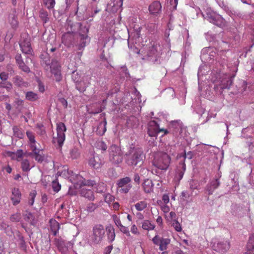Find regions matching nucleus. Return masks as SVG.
Listing matches in <instances>:
<instances>
[{"label": "nucleus", "mask_w": 254, "mask_h": 254, "mask_svg": "<svg viewBox=\"0 0 254 254\" xmlns=\"http://www.w3.org/2000/svg\"><path fill=\"white\" fill-rule=\"evenodd\" d=\"M144 155L142 149L134 146L130 147L125 155L126 163L129 167H134L143 162Z\"/></svg>", "instance_id": "nucleus-1"}, {"label": "nucleus", "mask_w": 254, "mask_h": 254, "mask_svg": "<svg viewBox=\"0 0 254 254\" xmlns=\"http://www.w3.org/2000/svg\"><path fill=\"white\" fill-rule=\"evenodd\" d=\"M162 48L158 43H154L143 52L142 59L153 64H160Z\"/></svg>", "instance_id": "nucleus-2"}, {"label": "nucleus", "mask_w": 254, "mask_h": 254, "mask_svg": "<svg viewBox=\"0 0 254 254\" xmlns=\"http://www.w3.org/2000/svg\"><path fill=\"white\" fill-rule=\"evenodd\" d=\"M170 162L171 157L168 154L158 152L154 154L152 163L155 167L161 170L166 171L168 168Z\"/></svg>", "instance_id": "nucleus-3"}, {"label": "nucleus", "mask_w": 254, "mask_h": 254, "mask_svg": "<svg viewBox=\"0 0 254 254\" xmlns=\"http://www.w3.org/2000/svg\"><path fill=\"white\" fill-rule=\"evenodd\" d=\"M63 174L65 177L70 178L72 182L81 187L83 186H93L96 184L94 180H85L81 175L74 174L72 171L64 170L61 172V174Z\"/></svg>", "instance_id": "nucleus-4"}, {"label": "nucleus", "mask_w": 254, "mask_h": 254, "mask_svg": "<svg viewBox=\"0 0 254 254\" xmlns=\"http://www.w3.org/2000/svg\"><path fill=\"white\" fill-rule=\"evenodd\" d=\"M89 31L88 28L86 26H82L80 24L79 32L76 36L75 47H77L78 50H83L89 42L90 38L87 34Z\"/></svg>", "instance_id": "nucleus-5"}, {"label": "nucleus", "mask_w": 254, "mask_h": 254, "mask_svg": "<svg viewBox=\"0 0 254 254\" xmlns=\"http://www.w3.org/2000/svg\"><path fill=\"white\" fill-rule=\"evenodd\" d=\"M211 244L213 250L221 254H225L230 248V241L225 238L214 239Z\"/></svg>", "instance_id": "nucleus-6"}, {"label": "nucleus", "mask_w": 254, "mask_h": 254, "mask_svg": "<svg viewBox=\"0 0 254 254\" xmlns=\"http://www.w3.org/2000/svg\"><path fill=\"white\" fill-rule=\"evenodd\" d=\"M66 128L64 124L60 122L57 124V137H53V142L56 146L61 148L65 140V131Z\"/></svg>", "instance_id": "nucleus-7"}, {"label": "nucleus", "mask_w": 254, "mask_h": 254, "mask_svg": "<svg viewBox=\"0 0 254 254\" xmlns=\"http://www.w3.org/2000/svg\"><path fill=\"white\" fill-rule=\"evenodd\" d=\"M109 159L113 164H118L122 162L123 160L121 149L116 145H112L109 149Z\"/></svg>", "instance_id": "nucleus-8"}, {"label": "nucleus", "mask_w": 254, "mask_h": 254, "mask_svg": "<svg viewBox=\"0 0 254 254\" xmlns=\"http://www.w3.org/2000/svg\"><path fill=\"white\" fill-rule=\"evenodd\" d=\"M93 234L91 240L94 244L101 243L105 237V230L102 225L97 224L93 228Z\"/></svg>", "instance_id": "nucleus-9"}, {"label": "nucleus", "mask_w": 254, "mask_h": 254, "mask_svg": "<svg viewBox=\"0 0 254 254\" xmlns=\"http://www.w3.org/2000/svg\"><path fill=\"white\" fill-rule=\"evenodd\" d=\"M205 18L210 22L219 27H222L226 25L225 20L221 15L213 12H207Z\"/></svg>", "instance_id": "nucleus-10"}, {"label": "nucleus", "mask_w": 254, "mask_h": 254, "mask_svg": "<svg viewBox=\"0 0 254 254\" xmlns=\"http://www.w3.org/2000/svg\"><path fill=\"white\" fill-rule=\"evenodd\" d=\"M118 189L121 193H127L132 187L131 179L126 177L119 179L117 183Z\"/></svg>", "instance_id": "nucleus-11"}, {"label": "nucleus", "mask_w": 254, "mask_h": 254, "mask_svg": "<svg viewBox=\"0 0 254 254\" xmlns=\"http://www.w3.org/2000/svg\"><path fill=\"white\" fill-rule=\"evenodd\" d=\"M161 132H163V135L168 133L167 129L160 128L158 125L155 121H151L148 124V134L150 136H156Z\"/></svg>", "instance_id": "nucleus-12"}, {"label": "nucleus", "mask_w": 254, "mask_h": 254, "mask_svg": "<svg viewBox=\"0 0 254 254\" xmlns=\"http://www.w3.org/2000/svg\"><path fill=\"white\" fill-rule=\"evenodd\" d=\"M152 241L154 245L159 246V249L161 251H166L171 242L170 239L161 237L158 235L155 236Z\"/></svg>", "instance_id": "nucleus-13"}, {"label": "nucleus", "mask_w": 254, "mask_h": 254, "mask_svg": "<svg viewBox=\"0 0 254 254\" xmlns=\"http://www.w3.org/2000/svg\"><path fill=\"white\" fill-rule=\"evenodd\" d=\"M183 128V123L180 120L172 121L169 124L168 131L178 136L182 133Z\"/></svg>", "instance_id": "nucleus-14"}, {"label": "nucleus", "mask_w": 254, "mask_h": 254, "mask_svg": "<svg viewBox=\"0 0 254 254\" xmlns=\"http://www.w3.org/2000/svg\"><path fill=\"white\" fill-rule=\"evenodd\" d=\"M77 33H66L62 36V43L67 47H75Z\"/></svg>", "instance_id": "nucleus-15"}, {"label": "nucleus", "mask_w": 254, "mask_h": 254, "mask_svg": "<svg viewBox=\"0 0 254 254\" xmlns=\"http://www.w3.org/2000/svg\"><path fill=\"white\" fill-rule=\"evenodd\" d=\"M186 169V166L184 162H180L176 170V174L174 177V181L178 184L179 183L180 181L183 178Z\"/></svg>", "instance_id": "nucleus-16"}, {"label": "nucleus", "mask_w": 254, "mask_h": 254, "mask_svg": "<svg viewBox=\"0 0 254 254\" xmlns=\"http://www.w3.org/2000/svg\"><path fill=\"white\" fill-rule=\"evenodd\" d=\"M220 182L218 178L210 181L206 186L205 190L208 192L209 195L213 194L214 190L220 186Z\"/></svg>", "instance_id": "nucleus-17"}, {"label": "nucleus", "mask_w": 254, "mask_h": 254, "mask_svg": "<svg viewBox=\"0 0 254 254\" xmlns=\"http://www.w3.org/2000/svg\"><path fill=\"white\" fill-rule=\"evenodd\" d=\"M88 163L89 165L94 169H98L101 167L104 162L98 155H94L90 158Z\"/></svg>", "instance_id": "nucleus-18"}, {"label": "nucleus", "mask_w": 254, "mask_h": 254, "mask_svg": "<svg viewBox=\"0 0 254 254\" xmlns=\"http://www.w3.org/2000/svg\"><path fill=\"white\" fill-rule=\"evenodd\" d=\"M21 198V193L18 188H14L11 190L10 199L13 205L18 204Z\"/></svg>", "instance_id": "nucleus-19"}, {"label": "nucleus", "mask_w": 254, "mask_h": 254, "mask_svg": "<svg viewBox=\"0 0 254 254\" xmlns=\"http://www.w3.org/2000/svg\"><path fill=\"white\" fill-rule=\"evenodd\" d=\"M234 76L226 75L222 78L220 87L222 89H229L233 82V78Z\"/></svg>", "instance_id": "nucleus-20"}, {"label": "nucleus", "mask_w": 254, "mask_h": 254, "mask_svg": "<svg viewBox=\"0 0 254 254\" xmlns=\"http://www.w3.org/2000/svg\"><path fill=\"white\" fill-rule=\"evenodd\" d=\"M19 45L23 53L25 54H31L32 53V48L29 39H26L21 41Z\"/></svg>", "instance_id": "nucleus-21"}, {"label": "nucleus", "mask_w": 254, "mask_h": 254, "mask_svg": "<svg viewBox=\"0 0 254 254\" xmlns=\"http://www.w3.org/2000/svg\"><path fill=\"white\" fill-rule=\"evenodd\" d=\"M8 22L13 29L17 28L18 21L15 9H14L12 12L8 15Z\"/></svg>", "instance_id": "nucleus-22"}, {"label": "nucleus", "mask_w": 254, "mask_h": 254, "mask_svg": "<svg viewBox=\"0 0 254 254\" xmlns=\"http://www.w3.org/2000/svg\"><path fill=\"white\" fill-rule=\"evenodd\" d=\"M55 244L62 254H68V248L65 246L64 242L62 239L56 238L55 239Z\"/></svg>", "instance_id": "nucleus-23"}, {"label": "nucleus", "mask_w": 254, "mask_h": 254, "mask_svg": "<svg viewBox=\"0 0 254 254\" xmlns=\"http://www.w3.org/2000/svg\"><path fill=\"white\" fill-rule=\"evenodd\" d=\"M162 6L159 1H154L149 6V11L151 14L157 15L161 11Z\"/></svg>", "instance_id": "nucleus-24"}, {"label": "nucleus", "mask_w": 254, "mask_h": 254, "mask_svg": "<svg viewBox=\"0 0 254 254\" xmlns=\"http://www.w3.org/2000/svg\"><path fill=\"white\" fill-rule=\"evenodd\" d=\"M123 0H113L108 4V8L113 12H116L121 8Z\"/></svg>", "instance_id": "nucleus-25"}, {"label": "nucleus", "mask_w": 254, "mask_h": 254, "mask_svg": "<svg viewBox=\"0 0 254 254\" xmlns=\"http://www.w3.org/2000/svg\"><path fill=\"white\" fill-rule=\"evenodd\" d=\"M107 239L109 243L113 242L115 239L116 234L115 229L111 225H109L106 227Z\"/></svg>", "instance_id": "nucleus-26"}, {"label": "nucleus", "mask_w": 254, "mask_h": 254, "mask_svg": "<svg viewBox=\"0 0 254 254\" xmlns=\"http://www.w3.org/2000/svg\"><path fill=\"white\" fill-rule=\"evenodd\" d=\"M81 195L84 197L90 200L94 199V194L93 190L90 189H82L80 191Z\"/></svg>", "instance_id": "nucleus-27"}, {"label": "nucleus", "mask_w": 254, "mask_h": 254, "mask_svg": "<svg viewBox=\"0 0 254 254\" xmlns=\"http://www.w3.org/2000/svg\"><path fill=\"white\" fill-rule=\"evenodd\" d=\"M142 187L146 193H150L153 191V184L151 180L146 179L142 184Z\"/></svg>", "instance_id": "nucleus-28"}, {"label": "nucleus", "mask_w": 254, "mask_h": 254, "mask_svg": "<svg viewBox=\"0 0 254 254\" xmlns=\"http://www.w3.org/2000/svg\"><path fill=\"white\" fill-rule=\"evenodd\" d=\"M107 122L105 118H104V120L101 122L97 128L96 133L99 135H103L106 132L107 128Z\"/></svg>", "instance_id": "nucleus-29"}, {"label": "nucleus", "mask_w": 254, "mask_h": 254, "mask_svg": "<svg viewBox=\"0 0 254 254\" xmlns=\"http://www.w3.org/2000/svg\"><path fill=\"white\" fill-rule=\"evenodd\" d=\"M50 229L53 235L56 236L60 229V224L55 219H52L49 221Z\"/></svg>", "instance_id": "nucleus-30"}, {"label": "nucleus", "mask_w": 254, "mask_h": 254, "mask_svg": "<svg viewBox=\"0 0 254 254\" xmlns=\"http://www.w3.org/2000/svg\"><path fill=\"white\" fill-rule=\"evenodd\" d=\"M26 135L29 139L30 146L32 150H36V140L33 132L30 131H26Z\"/></svg>", "instance_id": "nucleus-31"}, {"label": "nucleus", "mask_w": 254, "mask_h": 254, "mask_svg": "<svg viewBox=\"0 0 254 254\" xmlns=\"http://www.w3.org/2000/svg\"><path fill=\"white\" fill-rule=\"evenodd\" d=\"M51 70L52 74L54 75L55 79L57 81H60L62 79L60 66L57 65L55 67L53 65L51 66Z\"/></svg>", "instance_id": "nucleus-32"}, {"label": "nucleus", "mask_w": 254, "mask_h": 254, "mask_svg": "<svg viewBox=\"0 0 254 254\" xmlns=\"http://www.w3.org/2000/svg\"><path fill=\"white\" fill-rule=\"evenodd\" d=\"M12 81L14 84L17 87H25L27 85L26 82L19 75L15 76L12 79Z\"/></svg>", "instance_id": "nucleus-33"}, {"label": "nucleus", "mask_w": 254, "mask_h": 254, "mask_svg": "<svg viewBox=\"0 0 254 254\" xmlns=\"http://www.w3.org/2000/svg\"><path fill=\"white\" fill-rule=\"evenodd\" d=\"M141 228L145 230L150 231L153 230L155 228V225L152 223L148 220H144L141 223Z\"/></svg>", "instance_id": "nucleus-34"}, {"label": "nucleus", "mask_w": 254, "mask_h": 254, "mask_svg": "<svg viewBox=\"0 0 254 254\" xmlns=\"http://www.w3.org/2000/svg\"><path fill=\"white\" fill-rule=\"evenodd\" d=\"M34 167V165L31 166L30 162L27 159H23L21 162V167L23 171L28 172Z\"/></svg>", "instance_id": "nucleus-35"}, {"label": "nucleus", "mask_w": 254, "mask_h": 254, "mask_svg": "<svg viewBox=\"0 0 254 254\" xmlns=\"http://www.w3.org/2000/svg\"><path fill=\"white\" fill-rule=\"evenodd\" d=\"M218 5L222 8L228 14H233L231 10H230L228 6L227 3L224 0H215Z\"/></svg>", "instance_id": "nucleus-36"}, {"label": "nucleus", "mask_w": 254, "mask_h": 254, "mask_svg": "<svg viewBox=\"0 0 254 254\" xmlns=\"http://www.w3.org/2000/svg\"><path fill=\"white\" fill-rule=\"evenodd\" d=\"M33 153H30L29 154V156H32L33 154H34V159L36 161H37L39 163H41L44 160V157L42 155L40 154L39 149H37V147H36V150H32Z\"/></svg>", "instance_id": "nucleus-37"}, {"label": "nucleus", "mask_w": 254, "mask_h": 254, "mask_svg": "<svg viewBox=\"0 0 254 254\" xmlns=\"http://www.w3.org/2000/svg\"><path fill=\"white\" fill-rule=\"evenodd\" d=\"M95 147L102 151V152H105L107 149V145L102 140H98L95 144Z\"/></svg>", "instance_id": "nucleus-38"}, {"label": "nucleus", "mask_w": 254, "mask_h": 254, "mask_svg": "<svg viewBox=\"0 0 254 254\" xmlns=\"http://www.w3.org/2000/svg\"><path fill=\"white\" fill-rule=\"evenodd\" d=\"M25 97L27 100L32 102L36 101L39 98L38 94L32 91L26 92Z\"/></svg>", "instance_id": "nucleus-39"}, {"label": "nucleus", "mask_w": 254, "mask_h": 254, "mask_svg": "<svg viewBox=\"0 0 254 254\" xmlns=\"http://www.w3.org/2000/svg\"><path fill=\"white\" fill-rule=\"evenodd\" d=\"M87 86L88 84L84 81H80L76 83V88L81 93L85 91Z\"/></svg>", "instance_id": "nucleus-40"}, {"label": "nucleus", "mask_w": 254, "mask_h": 254, "mask_svg": "<svg viewBox=\"0 0 254 254\" xmlns=\"http://www.w3.org/2000/svg\"><path fill=\"white\" fill-rule=\"evenodd\" d=\"M39 16L44 23L47 22L49 20L47 11L44 9H41L40 10Z\"/></svg>", "instance_id": "nucleus-41"}, {"label": "nucleus", "mask_w": 254, "mask_h": 254, "mask_svg": "<svg viewBox=\"0 0 254 254\" xmlns=\"http://www.w3.org/2000/svg\"><path fill=\"white\" fill-rule=\"evenodd\" d=\"M24 220L25 221L29 222L32 225H34V217L31 212H26V213L24 214Z\"/></svg>", "instance_id": "nucleus-42"}, {"label": "nucleus", "mask_w": 254, "mask_h": 254, "mask_svg": "<svg viewBox=\"0 0 254 254\" xmlns=\"http://www.w3.org/2000/svg\"><path fill=\"white\" fill-rule=\"evenodd\" d=\"M247 249L249 251L253 252L254 250V234L251 236L247 244Z\"/></svg>", "instance_id": "nucleus-43"}, {"label": "nucleus", "mask_w": 254, "mask_h": 254, "mask_svg": "<svg viewBox=\"0 0 254 254\" xmlns=\"http://www.w3.org/2000/svg\"><path fill=\"white\" fill-rule=\"evenodd\" d=\"M147 202L145 201H141L134 205L136 209L138 211H142L147 207Z\"/></svg>", "instance_id": "nucleus-44"}, {"label": "nucleus", "mask_w": 254, "mask_h": 254, "mask_svg": "<svg viewBox=\"0 0 254 254\" xmlns=\"http://www.w3.org/2000/svg\"><path fill=\"white\" fill-rule=\"evenodd\" d=\"M239 89H238V93H243L246 89L247 83L244 80L241 81L239 83Z\"/></svg>", "instance_id": "nucleus-45"}, {"label": "nucleus", "mask_w": 254, "mask_h": 254, "mask_svg": "<svg viewBox=\"0 0 254 254\" xmlns=\"http://www.w3.org/2000/svg\"><path fill=\"white\" fill-rule=\"evenodd\" d=\"M0 87L5 88L7 91H10L12 88V84L7 80L0 82Z\"/></svg>", "instance_id": "nucleus-46"}, {"label": "nucleus", "mask_w": 254, "mask_h": 254, "mask_svg": "<svg viewBox=\"0 0 254 254\" xmlns=\"http://www.w3.org/2000/svg\"><path fill=\"white\" fill-rule=\"evenodd\" d=\"M199 184L197 181L194 180H190L189 181V187L190 190H198Z\"/></svg>", "instance_id": "nucleus-47"}, {"label": "nucleus", "mask_w": 254, "mask_h": 254, "mask_svg": "<svg viewBox=\"0 0 254 254\" xmlns=\"http://www.w3.org/2000/svg\"><path fill=\"white\" fill-rule=\"evenodd\" d=\"M44 5L48 9H52L54 7L56 2L55 0H43Z\"/></svg>", "instance_id": "nucleus-48"}, {"label": "nucleus", "mask_w": 254, "mask_h": 254, "mask_svg": "<svg viewBox=\"0 0 254 254\" xmlns=\"http://www.w3.org/2000/svg\"><path fill=\"white\" fill-rule=\"evenodd\" d=\"M80 153L76 148L71 149L70 150V156L72 159H76L79 156Z\"/></svg>", "instance_id": "nucleus-49"}, {"label": "nucleus", "mask_w": 254, "mask_h": 254, "mask_svg": "<svg viewBox=\"0 0 254 254\" xmlns=\"http://www.w3.org/2000/svg\"><path fill=\"white\" fill-rule=\"evenodd\" d=\"M18 66L19 69H20L22 71L27 73H28L30 72V69L29 67L26 65L24 62L18 64Z\"/></svg>", "instance_id": "nucleus-50"}, {"label": "nucleus", "mask_w": 254, "mask_h": 254, "mask_svg": "<svg viewBox=\"0 0 254 254\" xmlns=\"http://www.w3.org/2000/svg\"><path fill=\"white\" fill-rule=\"evenodd\" d=\"M13 131L14 132V135L15 136H16L19 138H22L23 137V134L22 133V131L19 129V128L17 127H16V126L13 127Z\"/></svg>", "instance_id": "nucleus-51"}, {"label": "nucleus", "mask_w": 254, "mask_h": 254, "mask_svg": "<svg viewBox=\"0 0 254 254\" xmlns=\"http://www.w3.org/2000/svg\"><path fill=\"white\" fill-rule=\"evenodd\" d=\"M120 231L122 232L123 233L126 235L127 236L129 237L130 236V234L129 232V231L127 227H126L124 226L123 225H122L120 227L118 228Z\"/></svg>", "instance_id": "nucleus-52"}, {"label": "nucleus", "mask_w": 254, "mask_h": 254, "mask_svg": "<svg viewBox=\"0 0 254 254\" xmlns=\"http://www.w3.org/2000/svg\"><path fill=\"white\" fill-rule=\"evenodd\" d=\"M98 207V205L95 203H90L87 206L86 210L89 212H93Z\"/></svg>", "instance_id": "nucleus-53"}, {"label": "nucleus", "mask_w": 254, "mask_h": 254, "mask_svg": "<svg viewBox=\"0 0 254 254\" xmlns=\"http://www.w3.org/2000/svg\"><path fill=\"white\" fill-rule=\"evenodd\" d=\"M12 222H19L21 219V215L19 213H16L12 214L10 218Z\"/></svg>", "instance_id": "nucleus-54"}, {"label": "nucleus", "mask_w": 254, "mask_h": 254, "mask_svg": "<svg viewBox=\"0 0 254 254\" xmlns=\"http://www.w3.org/2000/svg\"><path fill=\"white\" fill-rule=\"evenodd\" d=\"M36 191H34L33 192H32L29 194V198L28 200V204L32 206L33 205L35 200V197L36 196Z\"/></svg>", "instance_id": "nucleus-55"}, {"label": "nucleus", "mask_w": 254, "mask_h": 254, "mask_svg": "<svg viewBox=\"0 0 254 254\" xmlns=\"http://www.w3.org/2000/svg\"><path fill=\"white\" fill-rule=\"evenodd\" d=\"M52 188L54 191L57 192L61 190V186L56 181H53L52 182Z\"/></svg>", "instance_id": "nucleus-56"}, {"label": "nucleus", "mask_w": 254, "mask_h": 254, "mask_svg": "<svg viewBox=\"0 0 254 254\" xmlns=\"http://www.w3.org/2000/svg\"><path fill=\"white\" fill-rule=\"evenodd\" d=\"M172 226L177 231L180 232L182 231V227L179 222L177 220L174 219L173 220Z\"/></svg>", "instance_id": "nucleus-57"}, {"label": "nucleus", "mask_w": 254, "mask_h": 254, "mask_svg": "<svg viewBox=\"0 0 254 254\" xmlns=\"http://www.w3.org/2000/svg\"><path fill=\"white\" fill-rule=\"evenodd\" d=\"M113 219L114 220V223H115L116 225L119 228L122 225H123L121 223V220L117 215H113L112 216Z\"/></svg>", "instance_id": "nucleus-58"}, {"label": "nucleus", "mask_w": 254, "mask_h": 254, "mask_svg": "<svg viewBox=\"0 0 254 254\" xmlns=\"http://www.w3.org/2000/svg\"><path fill=\"white\" fill-rule=\"evenodd\" d=\"M130 232L136 235H139L140 233L137 226L135 224H132L130 228Z\"/></svg>", "instance_id": "nucleus-59"}, {"label": "nucleus", "mask_w": 254, "mask_h": 254, "mask_svg": "<svg viewBox=\"0 0 254 254\" xmlns=\"http://www.w3.org/2000/svg\"><path fill=\"white\" fill-rule=\"evenodd\" d=\"M149 173V171L146 168H142L140 170V175L143 177H146L148 176Z\"/></svg>", "instance_id": "nucleus-60"}, {"label": "nucleus", "mask_w": 254, "mask_h": 254, "mask_svg": "<svg viewBox=\"0 0 254 254\" xmlns=\"http://www.w3.org/2000/svg\"><path fill=\"white\" fill-rule=\"evenodd\" d=\"M72 78L73 80L75 82V83H77V82L80 81H79L80 78V75L77 72H75V71L72 72Z\"/></svg>", "instance_id": "nucleus-61"}, {"label": "nucleus", "mask_w": 254, "mask_h": 254, "mask_svg": "<svg viewBox=\"0 0 254 254\" xmlns=\"http://www.w3.org/2000/svg\"><path fill=\"white\" fill-rule=\"evenodd\" d=\"M9 74L5 72H1L0 73V79L1 81H6L8 78Z\"/></svg>", "instance_id": "nucleus-62"}, {"label": "nucleus", "mask_w": 254, "mask_h": 254, "mask_svg": "<svg viewBox=\"0 0 254 254\" xmlns=\"http://www.w3.org/2000/svg\"><path fill=\"white\" fill-rule=\"evenodd\" d=\"M38 85V90L40 92H44L45 91V86L44 84L39 80H37Z\"/></svg>", "instance_id": "nucleus-63"}, {"label": "nucleus", "mask_w": 254, "mask_h": 254, "mask_svg": "<svg viewBox=\"0 0 254 254\" xmlns=\"http://www.w3.org/2000/svg\"><path fill=\"white\" fill-rule=\"evenodd\" d=\"M193 154V152L191 151H189L188 153H185L184 155H183L184 157V161L183 162H185V160L186 158H188L190 160L192 158Z\"/></svg>", "instance_id": "nucleus-64"}]
</instances>
